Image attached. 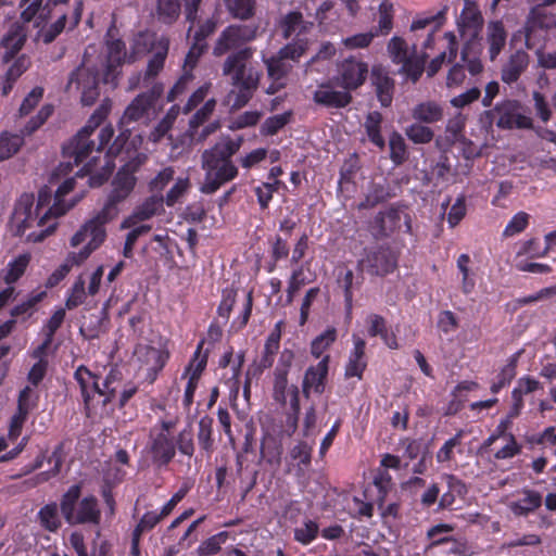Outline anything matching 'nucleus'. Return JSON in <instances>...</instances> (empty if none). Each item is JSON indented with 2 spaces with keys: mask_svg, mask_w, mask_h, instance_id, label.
Here are the masks:
<instances>
[{
  "mask_svg": "<svg viewBox=\"0 0 556 556\" xmlns=\"http://www.w3.org/2000/svg\"><path fill=\"white\" fill-rule=\"evenodd\" d=\"M253 54V48H241L229 53L222 65L223 75L230 77L231 85L237 88L229 93L235 97L232 109L244 106L258 88L262 73L252 66Z\"/></svg>",
  "mask_w": 556,
  "mask_h": 556,
  "instance_id": "f257e3e1",
  "label": "nucleus"
},
{
  "mask_svg": "<svg viewBox=\"0 0 556 556\" xmlns=\"http://www.w3.org/2000/svg\"><path fill=\"white\" fill-rule=\"evenodd\" d=\"M201 166L205 172V177L200 190L205 194L216 192L224 184L235 179L238 175V168L231 161V156L216 144L203 151Z\"/></svg>",
  "mask_w": 556,
  "mask_h": 556,
  "instance_id": "f03ea898",
  "label": "nucleus"
},
{
  "mask_svg": "<svg viewBox=\"0 0 556 556\" xmlns=\"http://www.w3.org/2000/svg\"><path fill=\"white\" fill-rule=\"evenodd\" d=\"M168 49L169 39L166 36H157L155 33L143 30L132 38L128 61L135 62L138 58L153 52L144 74V79L152 78L163 68Z\"/></svg>",
  "mask_w": 556,
  "mask_h": 556,
  "instance_id": "7ed1b4c3",
  "label": "nucleus"
},
{
  "mask_svg": "<svg viewBox=\"0 0 556 556\" xmlns=\"http://www.w3.org/2000/svg\"><path fill=\"white\" fill-rule=\"evenodd\" d=\"M80 492V485L75 484L63 494L60 508L64 519L72 526L81 523L98 525L101 513L97 498L94 496H87L78 502Z\"/></svg>",
  "mask_w": 556,
  "mask_h": 556,
  "instance_id": "20e7f679",
  "label": "nucleus"
},
{
  "mask_svg": "<svg viewBox=\"0 0 556 556\" xmlns=\"http://www.w3.org/2000/svg\"><path fill=\"white\" fill-rule=\"evenodd\" d=\"M480 122L491 128L495 123L500 129H532L533 122L526 114L523 105L518 100L506 99L497 103L493 109L481 114Z\"/></svg>",
  "mask_w": 556,
  "mask_h": 556,
  "instance_id": "39448f33",
  "label": "nucleus"
},
{
  "mask_svg": "<svg viewBox=\"0 0 556 556\" xmlns=\"http://www.w3.org/2000/svg\"><path fill=\"white\" fill-rule=\"evenodd\" d=\"M387 50L391 60L401 64L399 73L405 75L414 84L417 83L425 71L428 54L426 52L419 53L415 43L408 47L405 39L399 36L389 40Z\"/></svg>",
  "mask_w": 556,
  "mask_h": 556,
  "instance_id": "423d86ee",
  "label": "nucleus"
},
{
  "mask_svg": "<svg viewBox=\"0 0 556 556\" xmlns=\"http://www.w3.org/2000/svg\"><path fill=\"white\" fill-rule=\"evenodd\" d=\"M93 131L94 129L91 125H86L72 139L63 144V156L73 159L74 162L61 163L58 167V172L62 174L68 173L72 170L73 164L78 165L97 150L94 141L90 139Z\"/></svg>",
  "mask_w": 556,
  "mask_h": 556,
  "instance_id": "0eeeda50",
  "label": "nucleus"
},
{
  "mask_svg": "<svg viewBox=\"0 0 556 556\" xmlns=\"http://www.w3.org/2000/svg\"><path fill=\"white\" fill-rule=\"evenodd\" d=\"M73 87L80 90V102L84 106L93 105L100 97L97 70L86 67L83 62L70 74L65 90L70 91Z\"/></svg>",
  "mask_w": 556,
  "mask_h": 556,
  "instance_id": "6e6552de",
  "label": "nucleus"
},
{
  "mask_svg": "<svg viewBox=\"0 0 556 556\" xmlns=\"http://www.w3.org/2000/svg\"><path fill=\"white\" fill-rule=\"evenodd\" d=\"M258 26L250 25H230L222 31L213 48L215 56H222L227 52L237 51L257 36Z\"/></svg>",
  "mask_w": 556,
  "mask_h": 556,
  "instance_id": "1a4fd4ad",
  "label": "nucleus"
},
{
  "mask_svg": "<svg viewBox=\"0 0 556 556\" xmlns=\"http://www.w3.org/2000/svg\"><path fill=\"white\" fill-rule=\"evenodd\" d=\"M396 264L395 253L389 248L379 247L366 252V256L358 262V267L370 275L383 276L393 271Z\"/></svg>",
  "mask_w": 556,
  "mask_h": 556,
  "instance_id": "9d476101",
  "label": "nucleus"
},
{
  "mask_svg": "<svg viewBox=\"0 0 556 556\" xmlns=\"http://www.w3.org/2000/svg\"><path fill=\"white\" fill-rule=\"evenodd\" d=\"M367 74L366 63L349 58L339 65L338 75L333 77V81L348 91L355 90L365 83Z\"/></svg>",
  "mask_w": 556,
  "mask_h": 556,
  "instance_id": "9b49d317",
  "label": "nucleus"
},
{
  "mask_svg": "<svg viewBox=\"0 0 556 556\" xmlns=\"http://www.w3.org/2000/svg\"><path fill=\"white\" fill-rule=\"evenodd\" d=\"M34 201L33 193H23L17 199L9 223L10 231L13 236L22 237L31 227L36 218L33 211Z\"/></svg>",
  "mask_w": 556,
  "mask_h": 556,
  "instance_id": "f8f14e48",
  "label": "nucleus"
},
{
  "mask_svg": "<svg viewBox=\"0 0 556 556\" xmlns=\"http://www.w3.org/2000/svg\"><path fill=\"white\" fill-rule=\"evenodd\" d=\"M128 58L125 51V43L119 40H111L106 43V65L104 73V83L117 86V77L119 75L118 67Z\"/></svg>",
  "mask_w": 556,
  "mask_h": 556,
  "instance_id": "ddd939ff",
  "label": "nucleus"
},
{
  "mask_svg": "<svg viewBox=\"0 0 556 556\" xmlns=\"http://www.w3.org/2000/svg\"><path fill=\"white\" fill-rule=\"evenodd\" d=\"M370 83L375 88L378 101L384 108L391 105L395 84L389 72L381 65H374L370 72Z\"/></svg>",
  "mask_w": 556,
  "mask_h": 556,
  "instance_id": "4468645a",
  "label": "nucleus"
},
{
  "mask_svg": "<svg viewBox=\"0 0 556 556\" xmlns=\"http://www.w3.org/2000/svg\"><path fill=\"white\" fill-rule=\"evenodd\" d=\"M483 26V17L473 1L465 0V8L458 21V28L462 36H469V39L482 41L480 31Z\"/></svg>",
  "mask_w": 556,
  "mask_h": 556,
  "instance_id": "2eb2a0df",
  "label": "nucleus"
},
{
  "mask_svg": "<svg viewBox=\"0 0 556 556\" xmlns=\"http://www.w3.org/2000/svg\"><path fill=\"white\" fill-rule=\"evenodd\" d=\"M266 66L267 76L273 81L268 92L275 93L278 89L286 86V80L293 70V65L287 62L279 53H275L269 58H263Z\"/></svg>",
  "mask_w": 556,
  "mask_h": 556,
  "instance_id": "dca6fc26",
  "label": "nucleus"
},
{
  "mask_svg": "<svg viewBox=\"0 0 556 556\" xmlns=\"http://www.w3.org/2000/svg\"><path fill=\"white\" fill-rule=\"evenodd\" d=\"M329 356H325L316 366L306 369L302 391L305 397L309 396L313 389L316 393L321 394L325 391V381L328 375Z\"/></svg>",
  "mask_w": 556,
  "mask_h": 556,
  "instance_id": "f3484780",
  "label": "nucleus"
},
{
  "mask_svg": "<svg viewBox=\"0 0 556 556\" xmlns=\"http://www.w3.org/2000/svg\"><path fill=\"white\" fill-rule=\"evenodd\" d=\"M134 358L146 367L151 379L160 371L165 363V358L160 350L144 344H138L134 351Z\"/></svg>",
  "mask_w": 556,
  "mask_h": 556,
  "instance_id": "a211bd4d",
  "label": "nucleus"
},
{
  "mask_svg": "<svg viewBox=\"0 0 556 556\" xmlns=\"http://www.w3.org/2000/svg\"><path fill=\"white\" fill-rule=\"evenodd\" d=\"M159 96L160 91L138 94L126 108L121 123L127 125L141 119L151 109Z\"/></svg>",
  "mask_w": 556,
  "mask_h": 556,
  "instance_id": "6ab92c4d",
  "label": "nucleus"
},
{
  "mask_svg": "<svg viewBox=\"0 0 556 556\" xmlns=\"http://www.w3.org/2000/svg\"><path fill=\"white\" fill-rule=\"evenodd\" d=\"M333 79L328 84L321 85L318 90L314 92V101L318 104H323L331 108H344L352 101L350 91H338L333 90Z\"/></svg>",
  "mask_w": 556,
  "mask_h": 556,
  "instance_id": "aec40b11",
  "label": "nucleus"
},
{
  "mask_svg": "<svg viewBox=\"0 0 556 556\" xmlns=\"http://www.w3.org/2000/svg\"><path fill=\"white\" fill-rule=\"evenodd\" d=\"M26 30L20 24H13L8 34L3 37L1 45L5 49L2 61L4 63L11 62L26 42Z\"/></svg>",
  "mask_w": 556,
  "mask_h": 556,
  "instance_id": "412c9836",
  "label": "nucleus"
},
{
  "mask_svg": "<svg viewBox=\"0 0 556 556\" xmlns=\"http://www.w3.org/2000/svg\"><path fill=\"white\" fill-rule=\"evenodd\" d=\"M529 64V54L523 50H517L503 65L501 78L506 84H513L519 79Z\"/></svg>",
  "mask_w": 556,
  "mask_h": 556,
  "instance_id": "4be33fe9",
  "label": "nucleus"
},
{
  "mask_svg": "<svg viewBox=\"0 0 556 556\" xmlns=\"http://www.w3.org/2000/svg\"><path fill=\"white\" fill-rule=\"evenodd\" d=\"M75 378L78 381L81 394L84 397L85 406H89V402L93 393H98L99 395H106V391L100 387L98 382V377L93 375L90 370H88L85 366H80L76 372Z\"/></svg>",
  "mask_w": 556,
  "mask_h": 556,
  "instance_id": "5701e85b",
  "label": "nucleus"
},
{
  "mask_svg": "<svg viewBox=\"0 0 556 556\" xmlns=\"http://www.w3.org/2000/svg\"><path fill=\"white\" fill-rule=\"evenodd\" d=\"M313 25L314 23L305 21L303 14L299 11L289 12L279 23L285 39H289L294 34H306L312 29Z\"/></svg>",
  "mask_w": 556,
  "mask_h": 556,
  "instance_id": "b1692460",
  "label": "nucleus"
},
{
  "mask_svg": "<svg viewBox=\"0 0 556 556\" xmlns=\"http://www.w3.org/2000/svg\"><path fill=\"white\" fill-rule=\"evenodd\" d=\"M507 33L501 21H491L486 26V42L490 60L494 61L506 45Z\"/></svg>",
  "mask_w": 556,
  "mask_h": 556,
  "instance_id": "393cba45",
  "label": "nucleus"
},
{
  "mask_svg": "<svg viewBox=\"0 0 556 556\" xmlns=\"http://www.w3.org/2000/svg\"><path fill=\"white\" fill-rule=\"evenodd\" d=\"M483 50L482 41L476 39H468L462 50V61L467 64V68L471 75H477L482 72V64L480 55Z\"/></svg>",
  "mask_w": 556,
  "mask_h": 556,
  "instance_id": "a878e982",
  "label": "nucleus"
},
{
  "mask_svg": "<svg viewBox=\"0 0 556 556\" xmlns=\"http://www.w3.org/2000/svg\"><path fill=\"white\" fill-rule=\"evenodd\" d=\"M75 187V179L68 178L66 179L55 191L54 193V203L49 208V211L38 220V226H43L47 218L50 216L56 217L64 215L74 204H71L70 206H64L62 204V199L67 193H70Z\"/></svg>",
  "mask_w": 556,
  "mask_h": 556,
  "instance_id": "bb28decb",
  "label": "nucleus"
},
{
  "mask_svg": "<svg viewBox=\"0 0 556 556\" xmlns=\"http://www.w3.org/2000/svg\"><path fill=\"white\" fill-rule=\"evenodd\" d=\"M112 219L113 218L102 216V211H100L93 218L84 225L86 235L91 237L88 245L96 250L100 244H102L106 237L104 225Z\"/></svg>",
  "mask_w": 556,
  "mask_h": 556,
  "instance_id": "cd10ccee",
  "label": "nucleus"
},
{
  "mask_svg": "<svg viewBox=\"0 0 556 556\" xmlns=\"http://www.w3.org/2000/svg\"><path fill=\"white\" fill-rule=\"evenodd\" d=\"M412 116L418 122L432 124L443 118V109L434 101H426L412 110Z\"/></svg>",
  "mask_w": 556,
  "mask_h": 556,
  "instance_id": "c85d7f7f",
  "label": "nucleus"
},
{
  "mask_svg": "<svg viewBox=\"0 0 556 556\" xmlns=\"http://www.w3.org/2000/svg\"><path fill=\"white\" fill-rule=\"evenodd\" d=\"M523 494L521 500L510 504V509L516 516H526L542 504V496L539 492L526 490Z\"/></svg>",
  "mask_w": 556,
  "mask_h": 556,
  "instance_id": "c756f323",
  "label": "nucleus"
},
{
  "mask_svg": "<svg viewBox=\"0 0 556 556\" xmlns=\"http://www.w3.org/2000/svg\"><path fill=\"white\" fill-rule=\"evenodd\" d=\"M393 28V4L382 1L378 8V25L371 29L377 36H387Z\"/></svg>",
  "mask_w": 556,
  "mask_h": 556,
  "instance_id": "7c9ffc66",
  "label": "nucleus"
},
{
  "mask_svg": "<svg viewBox=\"0 0 556 556\" xmlns=\"http://www.w3.org/2000/svg\"><path fill=\"white\" fill-rule=\"evenodd\" d=\"M180 15L179 0H157L156 17L160 22L170 25Z\"/></svg>",
  "mask_w": 556,
  "mask_h": 556,
  "instance_id": "2f4dec72",
  "label": "nucleus"
},
{
  "mask_svg": "<svg viewBox=\"0 0 556 556\" xmlns=\"http://www.w3.org/2000/svg\"><path fill=\"white\" fill-rule=\"evenodd\" d=\"M402 215L407 217L403 211L396 208H390L387 212L380 213L376 217V224L379 226L381 235L388 236L390 232L399 228Z\"/></svg>",
  "mask_w": 556,
  "mask_h": 556,
  "instance_id": "473e14b6",
  "label": "nucleus"
},
{
  "mask_svg": "<svg viewBox=\"0 0 556 556\" xmlns=\"http://www.w3.org/2000/svg\"><path fill=\"white\" fill-rule=\"evenodd\" d=\"M30 61L27 55H20L12 65L8 68L5 73V81L2 88L3 94H7L11 89L13 84L17 80L21 75L26 72L29 67Z\"/></svg>",
  "mask_w": 556,
  "mask_h": 556,
  "instance_id": "72a5a7b5",
  "label": "nucleus"
},
{
  "mask_svg": "<svg viewBox=\"0 0 556 556\" xmlns=\"http://www.w3.org/2000/svg\"><path fill=\"white\" fill-rule=\"evenodd\" d=\"M230 14L239 20H249L255 13V0H224Z\"/></svg>",
  "mask_w": 556,
  "mask_h": 556,
  "instance_id": "f704fd0d",
  "label": "nucleus"
},
{
  "mask_svg": "<svg viewBox=\"0 0 556 556\" xmlns=\"http://www.w3.org/2000/svg\"><path fill=\"white\" fill-rule=\"evenodd\" d=\"M152 452L154 457L162 459L164 464H167L175 455L174 444L164 433L157 434L154 439Z\"/></svg>",
  "mask_w": 556,
  "mask_h": 556,
  "instance_id": "c9c22d12",
  "label": "nucleus"
},
{
  "mask_svg": "<svg viewBox=\"0 0 556 556\" xmlns=\"http://www.w3.org/2000/svg\"><path fill=\"white\" fill-rule=\"evenodd\" d=\"M40 525L48 531H56L61 527V519L55 503L43 506L38 514Z\"/></svg>",
  "mask_w": 556,
  "mask_h": 556,
  "instance_id": "e433bc0d",
  "label": "nucleus"
},
{
  "mask_svg": "<svg viewBox=\"0 0 556 556\" xmlns=\"http://www.w3.org/2000/svg\"><path fill=\"white\" fill-rule=\"evenodd\" d=\"M164 198L162 195H152L148 198L136 211L134 217L139 220H146L155 215L163 207Z\"/></svg>",
  "mask_w": 556,
  "mask_h": 556,
  "instance_id": "4c0bfd02",
  "label": "nucleus"
},
{
  "mask_svg": "<svg viewBox=\"0 0 556 556\" xmlns=\"http://www.w3.org/2000/svg\"><path fill=\"white\" fill-rule=\"evenodd\" d=\"M30 261V255L25 253L16 257L13 262L9 264V270L4 277V281L8 285H11L20 279V277L26 270Z\"/></svg>",
  "mask_w": 556,
  "mask_h": 556,
  "instance_id": "58836bf2",
  "label": "nucleus"
},
{
  "mask_svg": "<svg viewBox=\"0 0 556 556\" xmlns=\"http://www.w3.org/2000/svg\"><path fill=\"white\" fill-rule=\"evenodd\" d=\"M389 192L384 188L383 185L372 184L366 198L363 202L359 203V208H370L376 206L377 204L386 201L389 198Z\"/></svg>",
  "mask_w": 556,
  "mask_h": 556,
  "instance_id": "ea45409f",
  "label": "nucleus"
},
{
  "mask_svg": "<svg viewBox=\"0 0 556 556\" xmlns=\"http://www.w3.org/2000/svg\"><path fill=\"white\" fill-rule=\"evenodd\" d=\"M22 143L23 139L20 136L2 134L0 136V161L10 159L20 150Z\"/></svg>",
  "mask_w": 556,
  "mask_h": 556,
  "instance_id": "a19ab883",
  "label": "nucleus"
},
{
  "mask_svg": "<svg viewBox=\"0 0 556 556\" xmlns=\"http://www.w3.org/2000/svg\"><path fill=\"white\" fill-rule=\"evenodd\" d=\"M128 192L117 189L113 187L106 203L104 204L102 211V216H106L109 218H115L118 214L117 204L124 201L128 197Z\"/></svg>",
  "mask_w": 556,
  "mask_h": 556,
  "instance_id": "79ce46f5",
  "label": "nucleus"
},
{
  "mask_svg": "<svg viewBox=\"0 0 556 556\" xmlns=\"http://www.w3.org/2000/svg\"><path fill=\"white\" fill-rule=\"evenodd\" d=\"M336 338L337 330L328 328L324 333L314 339L311 345V353L318 358L334 342Z\"/></svg>",
  "mask_w": 556,
  "mask_h": 556,
  "instance_id": "37998d69",
  "label": "nucleus"
},
{
  "mask_svg": "<svg viewBox=\"0 0 556 556\" xmlns=\"http://www.w3.org/2000/svg\"><path fill=\"white\" fill-rule=\"evenodd\" d=\"M405 135L414 143H428L433 139V131L428 126L413 124L405 129Z\"/></svg>",
  "mask_w": 556,
  "mask_h": 556,
  "instance_id": "c03bdc74",
  "label": "nucleus"
},
{
  "mask_svg": "<svg viewBox=\"0 0 556 556\" xmlns=\"http://www.w3.org/2000/svg\"><path fill=\"white\" fill-rule=\"evenodd\" d=\"M212 428H213V418L210 416H204L199 421V432H198V441L199 444L205 451H211L213 446L212 440Z\"/></svg>",
  "mask_w": 556,
  "mask_h": 556,
  "instance_id": "a18cd8bd",
  "label": "nucleus"
},
{
  "mask_svg": "<svg viewBox=\"0 0 556 556\" xmlns=\"http://www.w3.org/2000/svg\"><path fill=\"white\" fill-rule=\"evenodd\" d=\"M67 22V15L65 13H62L58 20L52 23L47 28H42L39 33V35L42 38V41L46 45L51 43L55 40V38L65 29Z\"/></svg>",
  "mask_w": 556,
  "mask_h": 556,
  "instance_id": "49530a36",
  "label": "nucleus"
},
{
  "mask_svg": "<svg viewBox=\"0 0 556 556\" xmlns=\"http://www.w3.org/2000/svg\"><path fill=\"white\" fill-rule=\"evenodd\" d=\"M165 516H162V513L159 515L149 511L143 515L140 522L137 525V527L134 530V545L135 547L139 543V538L141 533L146 530L152 529L155 525H157Z\"/></svg>",
  "mask_w": 556,
  "mask_h": 556,
  "instance_id": "de8ad7c7",
  "label": "nucleus"
},
{
  "mask_svg": "<svg viewBox=\"0 0 556 556\" xmlns=\"http://www.w3.org/2000/svg\"><path fill=\"white\" fill-rule=\"evenodd\" d=\"M307 49L306 42L298 40L282 47L277 53L280 54L287 62H298Z\"/></svg>",
  "mask_w": 556,
  "mask_h": 556,
  "instance_id": "09e8293b",
  "label": "nucleus"
},
{
  "mask_svg": "<svg viewBox=\"0 0 556 556\" xmlns=\"http://www.w3.org/2000/svg\"><path fill=\"white\" fill-rule=\"evenodd\" d=\"M45 296V291H41L36 294H30L26 301L22 302L21 304L12 308L11 316L13 318L22 315L30 316L36 304L39 303Z\"/></svg>",
  "mask_w": 556,
  "mask_h": 556,
  "instance_id": "8fccbe9b",
  "label": "nucleus"
},
{
  "mask_svg": "<svg viewBox=\"0 0 556 556\" xmlns=\"http://www.w3.org/2000/svg\"><path fill=\"white\" fill-rule=\"evenodd\" d=\"M389 146L390 157L394 163L401 164L406 154V147L403 137L397 132H393L390 137Z\"/></svg>",
  "mask_w": 556,
  "mask_h": 556,
  "instance_id": "3c124183",
  "label": "nucleus"
},
{
  "mask_svg": "<svg viewBox=\"0 0 556 556\" xmlns=\"http://www.w3.org/2000/svg\"><path fill=\"white\" fill-rule=\"evenodd\" d=\"M287 375V369H280V367L276 368L274 382V399L281 404H286L285 393L288 386Z\"/></svg>",
  "mask_w": 556,
  "mask_h": 556,
  "instance_id": "603ef678",
  "label": "nucleus"
},
{
  "mask_svg": "<svg viewBox=\"0 0 556 556\" xmlns=\"http://www.w3.org/2000/svg\"><path fill=\"white\" fill-rule=\"evenodd\" d=\"M86 298L85 292V280L83 277H78V279L75 281L72 292L70 296L66 300L65 306L67 309H73L77 307L78 305L83 304Z\"/></svg>",
  "mask_w": 556,
  "mask_h": 556,
  "instance_id": "864d4df0",
  "label": "nucleus"
},
{
  "mask_svg": "<svg viewBox=\"0 0 556 556\" xmlns=\"http://www.w3.org/2000/svg\"><path fill=\"white\" fill-rule=\"evenodd\" d=\"M206 361H207V355L204 354L202 356V358L199 361V363L197 364L195 370L193 371V374L191 375V377L189 379V382H188L186 391H185V402L187 405H190L192 402L193 393H194V390L197 387V381H198L201 372L205 368Z\"/></svg>",
  "mask_w": 556,
  "mask_h": 556,
  "instance_id": "5fc2aeb1",
  "label": "nucleus"
},
{
  "mask_svg": "<svg viewBox=\"0 0 556 556\" xmlns=\"http://www.w3.org/2000/svg\"><path fill=\"white\" fill-rule=\"evenodd\" d=\"M150 225H141L137 228H134L130 232H128L123 250V254L125 257L130 258L132 256V249L139 237L147 235L150 232Z\"/></svg>",
  "mask_w": 556,
  "mask_h": 556,
  "instance_id": "6e6d98bb",
  "label": "nucleus"
},
{
  "mask_svg": "<svg viewBox=\"0 0 556 556\" xmlns=\"http://www.w3.org/2000/svg\"><path fill=\"white\" fill-rule=\"evenodd\" d=\"M128 166L123 167L119 169L113 180V187L124 190L128 193L132 190L135 186V177L132 176L131 172L128 169Z\"/></svg>",
  "mask_w": 556,
  "mask_h": 556,
  "instance_id": "4d7b16f0",
  "label": "nucleus"
},
{
  "mask_svg": "<svg viewBox=\"0 0 556 556\" xmlns=\"http://www.w3.org/2000/svg\"><path fill=\"white\" fill-rule=\"evenodd\" d=\"M260 117H261V113H258L257 111L244 112L231 122V124L229 125V128L231 130H237V129H242L245 127L254 126L258 123Z\"/></svg>",
  "mask_w": 556,
  "mask_h": 556,
  "instance_id": "13d9d810",
  "label": "nucleus"
},
{
  "mask_svg": "<svg viewBox=\"0 0 556 556\" xmlns=\"http://www.w3.org/2000/svg\"><path fill=\"white\" fill-rule=\"evenodd\" d=\"M216 105V101L214 99H210L205 102L203 108L195 112V114L191 117L189 122L190 129H197L200 125H202L213 113Z\"/></svg>",
  "mask_w": 556,
  "mask_h": 556,
  "instance_id": "bf43d9fd",
  "label": "nucleus"
},
{
  "mask_svg": "<svg viewBox=\"0 0 556 556\" xmlns=\"http://www.w3.org/2000/svg\"><path fill=\"white\" fill-rule=\"evenodd\" d=\"M529 215L525 212H519L516 214L511 220L508 223L504 230L505 237H511L516 233L521 232L528 225Z\"/></svg>",
  "mask_w": 556,
  "mask_h": 556,
  "instance_id": "052dcab7",
  "label": "nucleus"
},
{
  "mask_svg": "<svg viewBox=\"0 0 556 556\" xmlns=\"http://www.w3.org/2000/svg\"><path fill=\"white\" fill-rule=\"evenodd\" d=\"M43 89L41 87L34 88L27 97L23 100L21 108H20V114L27 115L29 114L39 103L40 99L42 98Z\"/></svg>",
  "mask_w": 556,
  "mask_h": 556,
  "instance_id": "680f3d73",
  "label": "nucleus"
},
{
  "mask_svg": "<svg viewBox=\"0 0 556 556\" xmlns=\"http://www.w3.org/2000/svg\"><path fill=\"white\" fill-rule=\"evenodd\" d=\"M317 532H318L317 523L312 520H308L307 522L304 523V526L302 528L295 529L294 535H295L296 541H299L303 544H307L312 540L315 539V536L317 535Z\"/></svg>",
  "mask_w": 556,
  "mask_h": 556,
  "instance_id": "e2e57ef3",
  "label": "nucleus"
},
{
  "mask_svg": "<svg viewBox=\"0 0 556 556\" xmlns=\"http://www.w3.org/2000/svg\"><path fill=\"white\" fill-rule=\"evenodd\" d=\"M175 121V116L172 114H166L159 124L155 126V128L150 134V140L153 142H159L173 127Z\"/></svg>",
  "mask_w": 556,
  "mask_h": 556,
  "instance_id": "0e129e2a",
  "label": "nucleus"
},
{
  "mask_svg": "<svg viewBox=\"0 0 556 556\" xmlns=\"http://www.w3.org/2000/svg\"><path fill=\"white\" fill-rule=\"evenodd\" d=\"M358 168V160L356 156H351L348 161L344 162L341 168V178L339 181L341 190L343 189L344 184L351 182L353 180V177Z\"/></svg>",
  "mask_w": 556,
  "mask_h": 556,
  "instance_id": "69168bd1",
  "label": "nucleus"
},
{
  "mask_svg": "<svg viewBox=\"0 0 556 556\" xmlns=\"http://www.w3.org/2000/svg\"><path fill=\"white\" fill-rule=\"evenodd\" d=\"M438 327L442 332L447 334L457 329V327H458L457 317L451 311H443L439 315Z\"/></svg>",
  "mask_w": 556,
  "mask_h": 556,
  "instance_id": "338daca9",
  "label": "nucleus"
},
{
  "mask_svg": "<svg viewBox=\"0 0 556 556\" xmlns=\"http://www.w3.org/2000/svg\"><path fill=\"white\" fill-rule=\"evenodd\" d=\"M189 188L188 178H179L172 189L167 192L165 201L168 206L174 205L177 200L187 191Z\"/></svg>",
  "mask_w": 556,
  "mask_h": 556,
  "instance_id": "774afa93",
  "label": "nucleus"
}]
</instances>
